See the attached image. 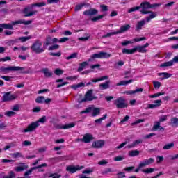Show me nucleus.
Here are the masks:
<instances>
[{"instance_id": "41", "label": "nucleus", "mask_w": 178, "mask_h": 178, "mask_svg": "<svg viewBox=\"0 0 178 178\" xmlns=\"http://www.w3.org/2000/svg\"><path fill=\"white\" fill-rule=\"evenodd\" d=\"M153 85L154 86V88L158 90V89H159L161 86H162V83L161 82H158V81H153Z\"/></svg>"}, {"instance_id": "55", "label": "nucleus", "mask_w": 178, "mask_h": 178, "mask_svg": "<svg viewBox=\"0 0 178 178\" xmlns=\"http://www.w3.org/2000/svg\"><path fill=\"white\" fill-rule=\"evenodd\" d=\"M154 170V168H147L146 170H143V172H144V173H152Z\"/></svg>"}, {"instance_id": "8", "label": "nucleus", "mask_w": 178, "mask_h": 178, "mask_svg": "<svg viewBox=\"0 0 178 178\" xmlns=\"http://www.w3.org/2000/svg\"><path fill=\"white\" fill-rule=\"evenodd\" d=\"M115 105L119 109H124V108H127V104L126 103V99L123 97L118 98L115 102Z\"/></svg>"}, {"instance_id": "3", "label": "nucleus", "mask_w": 178, "mask_h": 178, "mask_svg": "<svg viewBox=\"0 0 178 178\" xmlns=\"http://www.w3.org/2000/svg\"><path fill=\"white\" fill-rule=\"evenodd\" d=\"M159 6V4H151L149 2H143L141 3L140 7L142 8L140 13L143 15H148L151 13V11H148V9H152L154 8H156Z\"/></svg>"}, {"instance_id": "48", "label": "nucleus", "mask_w": 178, "mask_h": 178, "mask_svg": "<svg viewBox=\"0 0 178 178\" xmlns=\"http://www.w3.org/2000/svg\"><path fill=\"white\" fill-rule=\"evenodd\" d=\"M139 9H141V7L136 6V7L131 8L128 10V13H131V12H136V10H138Z\"/></svg>"}, {"instance_id": "37", "label": "nucleus", "mask_w": 178, "mask_h": 178, "mask_svg": "<svg viewBox=\"0 0 178 178\" xmlns=\"http://www.w3.org/2000/svg\"><path fill=\"white\" fill-rule=\"evenodd\" d=\"M130 143V139H127L124 143H121L118 147H116L117 149H120L121 148H123L124 145H127V144H129Z\"/></svg>"}, {"instance_id": "63", "label": "nucleus", "mask_w": 178, "mask_h": 178, "mask_svg": "<svg viewBox=\"0 0 178 178\" xmlns=\"http://www.w3.org/2000/svg\"><path fill=\"white\" fill-rule=\"evenodd\" d=\"M117 176L118 178L126 177V175H124V172H119L117 174Z\"/></svg>"}, {"instance_id": "11", "label": "nucleus", "mask_w": 178, "mask_h": 178, "mask_svg": "<svg viewBox=\"0 0 178 178\" xmlns=\"http://www.w3.org/2000/svg\"><path fill=\"white\" fill-rule=\"evenodd\" d=\"M22 68L19 67L10 66L8 67H2L1 68V72L3 73H9L10 72H17L20 70Z\"/></svg>"}, {"instance_id": "22", "label": "nucleus", "mask_w": 178, "mask_h": 178, "mask_svg": "<svg viewBox=\"0 0 178 178\" xmlns=\"http://www.w3.org/2000/svg\"><path fill=\"white\" fill-rule=\"evenodd\" d=\"M145 25V20L138 21L136 24V31H139Z\"/></svg>"}, {"instance_id": "42", "label": "nucleus", "mask_w": 178, "mask_h": 178, "mask_svg": "<svg viewBox=\"0 0 178 178\" xmlns=\"http://www.w3.org/2000/svg\"><path fill=\"white\" fill-rule=\"evenodd\" d=\"M161 95H165V92H158L154 95H149V98H156V97H161Z\"/></svg>"}, {"instance_id": "51", "label": "nucleus", "mask_w": 178, "mask_h": 178, "mask_svg": "<svg viewBox=\"0 0 178 178\" xmlns=\"http://www.w3.org/2000/svg\"><path fill=\"white\" fill-rule=\"evenodd\" d=\"M123 65H124V63L122 60H120L114 65V67H115V69H118V66H123Z\"/></svg>"}, {"instance_id": "62", "label": "nucleus", "mask_w": 178, "mask_h": 178, "mask_svg": "<svg viewBox=\"0 0 178 178\" xmlns=\"http://www.w3.org/2000/svg\"><path fill=\"white\" fill-rule=\"evenodd\" d=\"M167 119H168V116H166V115H163V116L160 118L159 122H160V123H162V122H165V120H167Z\"/></svg>"}, {"instance_id": "56", "label": "nucleus", "mask_w": 178, "mask_h": 178, "mask_svg": "<svg viewBox=\"0 0 178 178\" xmlns=\"http://www.w3.org/2000/svg\"><path fill=\"white\" fill-rule=\"evenodd\" d=\"M11 156L15 159L20 158V156H22V154H20L19 152H16V153L12 154Z\"/></svg>"}, {"instance_id": "24", "label": "nucleus", "mask_w": 178, "mask_h": 178, "mask_svg": "<svg viewBox=\"0 0 178 178\" xmlns=\"http://www.w3.org/2000/svg\"><path fill=\"white\" fill-rule=\"evenodd\" d=\"M92 116H98L101 113V108L92 107Z\"/></svg>"}, {"instance_id": "44", "label": "nucleus", "mask_w": 178, "mask_h": 178, "mask_svg": "<svg viewBox=\"0 0 178 178\" xmlns=\"http://www.w3.org/2000/svg\"><path fill=\"white\" fill-rule=\"evenodd\" d=\"M162 75L164 76L165 79H169V77H172V74L167 72L159 73V76Z\"/></svg>"}, {"instance_id": "29", "label": "nucleus", "mask_w": 178, "mask_h": 178, "mask_svg": "<svg viewBox=\"0 0 178 178\" xmlns=\"http://www.w3.org/2000/svg\"><path fill=\"white\" fill-rule=\"evenodd\" d=\"M135 52H137L138 51L139 52H141L142 54H145V52H147V49H145L143 46H136L134 47Z\"/></svg>"}, {"instance_id": "2", "label": "nucleus", "mask_w": 178, "mask_h": 178, "mask_svg": "<svg viewBox=\"0 0 178 178\" xmlns=\"http://www.w3.org/2000/svg\"><path fill=\"white\" fill-rule=\"evenodd\" d=\"M45 122H47V117L43 116L38 121L32 122L30 125H29L27 128L24 130V133H31L32 131H34V130H35V129L40 126V123H45Z\"/></svg>"}, {"instance_id": "49", "label": "nucleus", "mask_w": 178, "mask_h": 178, "mask_svg": "<svg viewBox=\"0 0 178 178\" xmlns=\"http://www.w3.org/2000/svg\"><path fill=\"white\" fill-rule=\"evenodd\" d=\"M90 112H92V107L87 108L85 111H81V113H90Z\"/></svg>"}, {"instance_id": "7", "label": "nucleus", "mask_w": 178, "mask_h": 178, "mask_svg": "<svg viewBox=\"0 0 178 178\" xmlns=\"http://www.w3.org/2000/svg\"><path fill=\"white\" fill-rule=\"evenodd\" d=\"M92 90H89L85 94V97L83 99L80 100L79 102L81 104V102H87L88 101H94V99H97L98 97L92 96Z\"/></svg>"}, {"instance_id": "57", "label": "nucleus", "mask_w": 178, "mask_h": 178, "mask_svg": "<svg viewBox=\"0 0 178 178\" xmlns=\"http://www.w3.org/2000/svg\"><path fill=\"white\" fill-rule=\"evenodd\" d=\"M59 48V45L55 44L49 48V51H55V49H58Z\"/></svg>"}, {"instance_id": "53", "label": "nucleus", "mask_w": 178, "mask_h": 178, "mask_svg": "<svg viewBox=\"0 0 178 178\" xmlns=\"http://www.w3.org/2000/svg\"><path fill=\"white\" fill-rule=\"evenodd\" d=\"M104 17V15H99L97 17H95L91 19L92 22H97V20H100V19H102Z\"/></svg>"}, {"instance_id": "52", "label": "nucleus", "mask_w": 178, "mask_h": 178, "mask_svg": "<svg viewBox=\"0 0 178 178\" xmlns=\"http://www.w3.org/2000/svg\"><path fill=\"white\" fill-rule=\"evenodd\" d=\"M49 177H51V178H60L62 177V175L57 174V173H54L51 174L49 176Z\"/></svg>"}, {"instance_id": "16", "label": "nucleus", "mask_w": 178, "mask_h": 178, "mask_svg": "<svg viewBox=\"0 0 178 178\" xmlns=\"http://www.w3.org/2000/svg\"><path fill=\"white\" fill-rule=\"evenodd\" d=\"M105 145V140H97L92 144V148H102Z\"/></svg>"}, {"instance_id": "28", "label": "nucleus", "mask_w": 178, "mask_h": 178, "mask_svg": "<svg viewBox=\"0 0 178 178\" xmlns=\"http://www.w3.org/2000/svg\"><path fill=\"white\" fill-rule=\"evenodd\" d=\"M150 13L151 15L149 17H146V20L147 22H151V19H155V17H156L158 15L157 13L153 12V11H151V13Z\"/></svg>"}, {"instance_id": "23", "label": "nucleus", "mask_w": 178, "mask_h": 178, "mask_svg": "<svg viewBox=\"0 0 178 178\" xmlns=\"http://www.w3.org/2000/svg\"><path fill=\"white\" fill-rule=\"evenodd\" d=\"M86 66H88V63L87 61L81 63L79 64V67L78 68L77 72H83Z\"/></svg>"}, {"instance_id": "32", "label": "nucleus", "mask_w": 178, "mask_h": 178, "mask_svg": "<svg viewBox=\"0 0 178 178\" xmlns=\"http://www.w3.org/2000/svg\"><path fill=\"white\" fill-rule=\"evenodd\" d=\"M130 83H133V79L129 81H120L116 86H127V84H130Z\"/></svg>"}, {"instance_id": "43", "label": "nucleus", "mask_w": 178, "mask_h": 178, "mask_svg": "<svg viewBox=\"0 0 178 178\" xmlns=\"http://www.w3.org/2000/svg\"><path fill=\"white\" fill-rule=\"evenodd\" d=\"M4 115H5V116H8V118H11V116L16 115V113H15L13 111H6L4 113Z\"/></svg>"}, {"instance_id": "12", "label": "nucleus", "mask_w": 178, "mask_h": 178, "mask_svg": "<svg viewBox=\"0 0 178 178\" xmlns=\"http://www.w3.org/2000/svg\"><path fill=\"white\" fill-rule=\"evenodd\" d=\"M81 169H84V166H80V165H76V166H73V165H70L67 166L66 168L67 172H69L70 173H76L77 170H81Z\"/></svg>"}, {"instance_id": "6", "label": "nucleus", "mask_w": 178, "mask_h": 178, "mask_svg": "<svg viewBox=\"0 0 178 178\" xmlns=\"http://www.w3.org/2000/svg\"><path fill=\"white\" fill-rule=\"evenodd\" d=\"M42 47V42L40 40H36L31 46V49L35 54H41L45 51V49Z\"/></svg>"}, {"instance_id": "61", "label": "nucleus", "mask_w": 178, "mask_h": 178, "mask_svg": "<svg viewBox=\"0 0 178 178\" xmlns=\"http://www.w3.org/2000/svg\"><path fill=\"white\" fill-rule=\"evenodd\" d=\"M108 161H106V160H102L98 162V165H107Z\"/></svg>"}, {"instance_id": "46", "label": "nucleus", "mask_w": 178, "mask_h": 178, "mask_svg": "<svg viewBox=\"0 0 178 178\" xmlns=\"http://www.w3.org/2000/svg\"><path fill=\"white\" fill-rule=\"evenodd\" d=\"M85 4L84 3H80L76 6L74 10L75 12H78V10H81V8H83V6H84Z\"/></svg>"}, {"instance_id": "36", "label": "nucleus", "mask_w": 178, "mask_h": 178, "mask_svg": "<svg viewBox=\"0 0 178 178\" xmlns=\"http://www.w3.org/2000/svg\"><path fill=\"white\" fill-rule=\"evenodd\" d=\"M108 118V114H105L104 117L99 118L95 120V123H97L98 124H101L102 123V120H105Z\"/></svg>"}, {"instance_id": "25", "label": "nucleus", "mask_w": 178, "mask_h": 178, "mask_svg": "<svg viewBox=\"0 0 178 178\" xmlns=\"http://www.w3.org/2000/svg\"><path fill=\"white\" fill-rule=\"evenodd\" d=\"M163 130V127H161V122H156V124H154L153 126V127L152 128V131H155L156 130Z\"/></svg>"}, {"instance_id": "15", "label": "nucleus", "mask_w": 178, "mask_h": 178, "mask_svg": "<svg viewBox=\"0 0 178 178\" xmlns=\"http://www.w3.org/2000/svg\"><path fill=\"white\" fill-rule=\"evenodd\" d=\"M85 16H94V15H98V10L90 8L83 12Z\"/></svg>"}, {"instance_id": "9", "label": "nucleus", "mask_w": 178, "mask_h": 178, "mask_svg": "<svg viewBox=\"0 0 178 178\" xmlns=\"http://www.w3.org/2000/svg\"><path fill=\"white\" fill-rule=\"evenodd\" d=\"M17 98V95L16 94L12 95L10 92H8L5 93L2 97V102H8L9 101H14Z\"/></svg>"}, {"instance_id": "40", "label": "nucleus", "mask_w": 178, "mask_h": 178, "mask_svg": "<svg viewBox=\"0 0 178 178\" xmlns=\"http://www.w3.org/2000/svg\"><path fill=\"white\" fill-rule=\"evenodd\" d=\"M3 178H16V175H15L13 171H10L8 172V175L4 176Z\"/></svg>"}, {"instance_id": "58", "label": "nucleus", "mask_w": 178, "mask_h": 178, "mask_svg": "<svg viewBox=\"0 0 178 178\" xmlns=\"http://www.w3.org/2000/svg\"><path fill=\"white\" fill-rule=\"evenodd\" d=\"M100 8L102 9V12H106L108 11V6H105V5H101L100 6Z\"/></svg>"}, {"instance_id": "18", "label": "nucleus", "mask_w": 178, "mask_h": 178, "mask_svg": "<svg viewBox=\"0 0 178 178\" xmlns=\"http://www.w3.org/2000/svg\"><path fill=\"white\" fill-rule=\"evenodd\" d=\"M74 126H76V124H74V122H72L65 125L59 124L57 126V129H64L65 130H66L67 129H72V127H74Z\"/></svg>"}, {"instance_id": "60", "label": "nucleus", "mask_w": 178, "mask_h": 178, "mask_svg": "<svg viewBox=\"0 0 178 178\" xmlns=\"http://www.w3.org/2000/svg\"><path fill=\"white\" fill-rule=\"evenodd\" d=\"M124 159V157L122 156H118L114 158V161H123Z\"/></svg>"}, {"instance_id": "30", "label": "nucleus", "mask_w": 178, "mask_h": 178, "mask_svg": "<svg viewBox=\"0 0 178 178\" xmlns=\"http://www.w3.org/2000/svg\"><path fill=\"white\" fill-rule=\"evenodd\" d=\"M35 168H36L33 167L28 171L25 172V173L24 174L23 178H30V175H31V173H33V170H35Z\"/></svg>"}, {"instance_id": "5", "label": "nucleus", "mask_w": 178, "mask_h": 178, "mask_svg": "<svg viewBox=\"0 0 178 178\" xmlns=\"http://www.w3.org/2000/svg\"><path fill=\"white\" fill-rule=\"evenodd\" d=\"M104 58H111V54L107 52L100 51L98 54H94L88 59V62H93L95 59H101Z\"/></svg>"}, {"instance_id": "14", "label": "nucleus", "mask_w": 178, "mask_h": 178, "mask_svg": "<svg viewBox=\"0 0 178 178\" xmlns=\"http://www.w3.org/2000/svg\"><path fill=\"white\" fill-rule=\"evenodd\" d=\"M173 62H175V63H178V56L174 57V58L171 61L163 63L160 65V67H168L169 66H173Z\"/></svg>"}, {"instance_id": "33", "label": "nucleus", "mask_w": 178, "mask_h": 178, "mask_svg": "<svg viewBox=\"0 0 178 178\" xmlns=\"http://www.w3.org/2000/svg\"><path fill=\"white\" fill-rule=\"evenodd\" d=\"M45 97L44 96H39L35 99L36 104H44Z\"/></svg>"}, {"instance_id": "54", "label": "nucleus", "mask_w": 178, "mask_h": 178, "mask_svg": "<svg viewBox=\"0 0 178 178\" xmlns=\"http://www.w3.org/2000/svg\"><path fill=\"white\" fill-rule=\"evenodd\" d=\"M74 58H77V53H73L72 54L67 57L66 59H74Z\"/></svg>"}, {"instance_id": "21", "label": "nucleus", "mask_w": 178, "mask_h": 178, "mask_svg": "<svg viewBox=\"0 0 178 178\" xmlns=\"http://www.w3.org/2000/svg\"><path fill=\"white\" fill-rule=\"evenodd\" d=\"M170 124L172 126V127H177L178 126V118L176 117H174L170 119Z\"/></svg>"}, {"instance_id": "50", "label": "nucleus", "mask_w": 178, "mask_h": 178, "mask_svg": "<svg viewBox=\"0 0 178 178\" xmlns=\"http://www.w3.org/2000/svg\"><path fill=\"white\" fill-rule=\"evenodd\" d=\"M143 122H145V119H139V120L135 121L134 122H133L131 124V126H134L136 124H138V123H143Z\"/></svg>"}, {"instance_id": "27", "label": "nucleus", "mask_w": 178, "mask_h": 178, "mask_svg": "<svg viewBox=\"0 0 178 178\" xmlns=\"http://www.w3.org/2000/svg\"><path fill=\"white\" fill-rule=\"evenodd\" d=\"M51 41H52V38L51 36H48L43 44V48L44 49L48 47V45H51Z\"/></svg>"}, {"instance_id": "31", "label": "nucleus", "mask_w": 178, "mask_h": 178, "mask_svg": "<svg viewBox=\"0 0 178 178\" xmlns=\"http://www.w3.org/2000/svg\"><path fill=\"white\" fill-rule=\"evenodd\" d=\"M109 79V76H104L99 79H93L91 80L92 83H97V81H102V80H108Z\"/></svg>"}, {"instance_id": "13", "label": "nucleus", "mask_w": 178, "mask_h": 178, "mask_svg": "<svg viewBox=\"0 0 178 178\" xmlns=\"http://www.w3.org/2000/svg\"><path fill=\"white\" fill-rule=\"evenodd\" d=\"M154 162H155V160L152 158L146 159L140 163V168H145V166H148L149 165H152Z\"/></svg>"}, {"instance_id": "45", "label": "nucleus", "mask_w": 178, "mask_h": 178, "mask_svg": "<svg viewBox=\"0 0 178 178\" xmlns=\"http://www.w3.org/2000/svg\"><path fill=\"white\" fill-rule=\"evenodd\" d=\"M30 73H33V70H31V68H24V74H30Z\"/></svg>"}, {"instance_id": "64", "label": "nucleus", "mask_w": 178, "mask_h": 178, "mask_svg": "<svg viewBox=\"0 0 178 178\" xmlns=\"http://www.w3.org/2000/svg\"><path fill=\"white\" fill-rule=\"evenodd\" d=\"M15 172H23V167L22 166H17L15 169Z\"/></svg>"}, {"instance_id": "38", "label": "nucleus", "mask_w": 178, "mask_h": 178, "mask_svg": "<svg viewBox=\"0 0 178 178\" xmlns=\"http://www.w3.org/2000/svg\"><path fill=\"white\" fill-rule=\"evenodd\" d=\"M136 52V49L134 48L132 49H124L122 50V54H134Z\"/></svg>"}, {"instance_id": "17", "label": "nucleus", "mask_w": 178, "mask_h": 178, "mask_svg": "<svg viewBox=\"0 0 178 178\" xmlns=\"http://www.w3.org/2000/svg\"><path fill=\"white\" fill-rule=\"evenodd\" d=\"M92 140H94V137H92V135H91L90 134H86L83 136V143H85L87 144L88 143H91V141H92Z\"/></svg>"}, {"instance_id": "20", "label": "nucleus", "mask_w": 178, "mask_h": 178, "mask_svg": "<svg viewBox=\"0 0 178 178\" xmlns=\"http://www.w3.org/2000/svg\"><path fill=\"white\" fill-rule=\"evenodd\" d=\"M42 73L44 74L45 77H52V72L49 71L48 68H44L42 70Z\"/></svg>"}, {"instance_id": "10", "label": "nucleus", "mask_w": 178, "mask_h": 178, "mask_svg": "<svg viewBox=\"0 0 178 178\" xmlns=\"http://www.w3.org/2000/svg\"><path fill=\"white\" fill-rule=\"evenodd\" d=\"M23 23V21H15L12 22V24H1L0 27L3 29H7L8 30H12L13 29V26H16V24H22Z\"/></svg>"}, {"instance_id": "59", "label": "nucleus", "mask_w": 178, "mask_h": 178, "mask_svg": "<svg viewBox=\"0 0 178 178\" xmlns=\"http://www.w3.org/2000/svg\"><path fill=\"white\" fill-rule=\"evenodd\" d=\"M129 119H130V116L126 115L124 117V118L122 120L120 121V124H122V123H124V122H127V120H129Z\"/></svg>"}, {"instance_id": "34", "label": "nucleus", "mask_w": 178, "mask_h": 178, "mask_svg": "<svg viewBox=\"0 0 178 178\" xmlns=\"http://www.w3.org/2000/svg\"><path fill=\"white\" fill-rule=\"evenodd\" d=\"M129 156H138L140 155V151L138 150H131L129 153Z\"/></svg>"}, {"instance_id": "35", "label": "nucleus", "mask_w": 178, "mask_h": 178, "mask_svg": "<svg viewBox=\"0 0 178 178\" xmlns=\"http://www.w3.org/2000/svg\"><path fill=\"white\" fill-rule=\"evenodd\" d=\"M86 84L84 83L81 82L78 83L77 85H72L71 86V88H73L74 90H76V88H80V87H85Z\"/></svg>"}, {"instance_id": "4", "label": "nucleus", "mask_w": 178, "mask_h": 178, "mask_svg": "<svg viewBox=\"0 0 178 178\" xmlns=\"http://www.w3.org/2000/svg\"><path fill=\"white\" fill-rule=\"evenodd\" d=\"M130 29V24H126L120 28L119 31H117L115 32H111L108 33L107 34L102 36V38H108L109 37H112V35H116L117 34H122V33H124Z\"/></svg>"}, {"instance_id": "39", "label": "nucleus", "mask_w": 178, "mask_h": 178, "mask_svg": "<svg viewBox=\"0 0 178 178\" xmlns=\"http://www.w3.org/2000/svg\"><path fill=\"white\" fill-rule=\"evenodd\" d=\"M173 147H175V143H171L163 146V149H171V148H173Z\"/></svg>"}, {"instance_id": "26", "label": "nucleus", "mask_w": 178, "mask_h": 178, "mask_svg": "<svg viewBox=\"0 0 178 178\" xmlns=\"http://www.w3.org/2000/svg\"><path fill=\"white\" fill-rule=\"evenodd\" d=\"M141 143H143V140H135L132 144L128 145L127 148H134V147H137V145H138V144H141Z\"/></svg>"}, {"instance_id": "47", "label": "nucleus", "mask_w": 178, "mask_h": 178, "mask_svg": "<svg viewBox=\"0 0 178 178\" xmlns=\"http://www.w3.org/2000/svg\"><path fill=\"white\" fill-rule=\"evenodd\" d=\"M54 73L56 74V76H60V74H63V70L57 68L55 70Z\"/></svg>"}, {"instance_id": "19", "label": "nucleus", "mask_w": 178, "mask_h": 178, "mask_svg": "<svg viewBox=\"0 0 178 178\" xmlns=\"http://www.w3.org/2000/svg\"><path fill=\"white\" fill-rule=\"evenodd\" d=\"M109 84H111V81H106L104 83L99 84V87L101 90H108L110 87Z\"/></svg>"}, {"instance_id": "1", "label": "nucleus", "mask_w": 178, "mask_h": 178, "mask_svg": "<svg viewBox=\"0 0 178 178\" xmlns=\"http://www.w3.org/2000/svg\"><path fill=\"white\" fill-rule=\"evenodd\" d=\"M45 5H47L45 2H40V3H35L31 4V6H28L24 9V17H30L31 16H34V15H37L38 12L37 10L30 11L29 13V10H30V9H33L34 6H38V8H41L42 6H45Z\"/></svg>"}]
</instances>
